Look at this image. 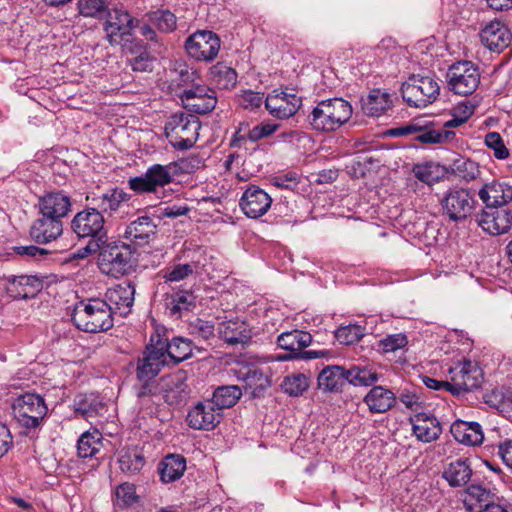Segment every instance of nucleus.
Instances as JSON below:
<instances>
[{
	"instance_id": "f257e3e1",
	"label": "nucleus",
	"mask_w": 512,
	"mask_h": 512,
	"mask_svg": "<svg viewBox=\"0 0 512 512\" xmlns=\"http://www.w3.org/2000/svg\"><path fill=\"white\" fill-rule=\"evenodd\" d=\"M71 320L77 329L89 333L107 331L114 325L111 308L99 298L77 303L71 314Z\"/></svg>"
},
{
	"instance_id": "f03ea898",
	"label": "nucleus",
	"mask_w": 512,
	"mask_h": 512,
	"mask_svg": "<svg viewBox=\"0 0 512 512\" xmlns=\"http://www.w3.org/2000/svg\"><path fill=\"white\" fill-rule=\"evenodd\" d=\"M184 163L173 161L166 165L152 164L143 175L129 178L128 187L138 195L156 194L159 188L171 184L175 177L184 173Z\"/></svg>"
},
{
	"instance_id": "7ed1b4c3",
	"label": "nucleus",
	"mask_w": 512,
	"mask_h": 512,
	"mask_svg": "<svg viewBox=\"0 0 512 512\" xmlns=\"http://www.w3.org/2000/svg\"><path fill=\"white\" fill-rule=\"evenodd\" d=\"M201 122L192 114L175 113L165 124V135L169 143L178 150H188L194 146Z\"/></svg>"
},
{
	"instance_id": "20e7f679",
	"label": "nucleus",
	"mask_w": 512,
	"mask_h": 512,
	"mask_svg": "<svg viewBox=\"0 0 512 512\" xmlns=\"http://www.w3.org/2000/svg\"><path fill=\"white\" fill-rule=\"evenodd\" d=\"M135 249L131 245L113 241L106 242L99 253V266L102 272L119 277L128 274L133 268V254Z\"/></svg>"
},
{
	"instance_id": "39448f33",
	"label": "nucleus",
	"mask_w": 512,
	"mask_h": 512,
	"mask_svg": "<svg viewBox=\"0 0 512 512\" xmlns=\"http://www.w3.org/2000/svg\"><path fill=\"white\" fill-rule=\"evenodd\" d=\"M440 86L429 76L412 75L401 86V95L407 105L424 108L436 101Z\"/></svg>"
},
{
	"instance_id": "423d86ee",
	"label": "nucleus",
	"mask_w": 512,
	"mask_h": 512,
	"mask_svg": "<svg viewBox=\"0 0 512 512\" xmlns=\"http://www.w3.org/2000/svg\"><path fill=\"white\" fill-rule=\"evenodd\" d=\"M12 410L15 420L26 429L39 427L48 412L44 399L34 393H25L14 399Z\"/></svg>"
},
{
	"instance_id": "0eeeda50",
	"label": "nucleus",
	"mask_w": 512,
	"mask_h": 512,
	"mask_svg": "<svg viewBox=\"0 0 512 512\" xmlns=\"http://www.w3.org/2000/svg\"><path fill=\"white\" fill-rule=\"evenodd\" d=\"M479 67L471 61H457L446 73L448 88L461 96L473 94L480 84Z\"/></svg>"
},
{
	"instance_id": "6e6552de",
	"label": "nucleus",
	"mask_w": 512,
	"mask_h": 512,
	"mask_svg": "<svg viewBox=\"0 0 512 512\" xmlns=\"http://www.w3.org/2000/svg\"><path fill=\"white\" fill-rule=\"evenodd\" d=\"M70 227L78 238L108 241L105 218L98 208L87 207L77 212L71 220Z\"/></svg>"
},
{
	"instance_id": "1a4fd4ad",
	"label": "nucleus",
	"mask_w": 512,
	"mask_h": 512,
	"mask_svg": "<svg viewBox=\"0 0 512 512\" xmlns=\"http://www.w3.org/2000/svg\"><path fill=\"white\" fill-rule=\"evenodd\" d=\"M443 215L449 220L460 222L470 217L477 201L474 192L465 188H450L440 200Z\"/></svg>"
},
{
	"instance_id": "9d476101",
	"label": "nucleus",
	"mask_w": 512,
	"mask_h": 512,
	"mask_svg": "<svg viewBox=\"0 0 512 512\" xmlns=\"http://www.w3.org/2000/svg\"><path fill=\"white\" fill-rule=\"evenodd\" d=\"M311 343L312 335L303 330L286 331L277 337V345L281 349L291 351L303 360L331 358L333 356V352L326 349L304 351Z\"/></svg>"
},
{
	"instance_id": "9b49d317",
	"label": "nucleus",
	"mask_w": 512,
	"mask_h": 512,
	"mask_svg": "<svg viewBox=\"0 0 512 512\" xmlns=\"http://www.w3.org/2000/svg\"><path fill=\"white\" fill-rule=\"evenodd\" d=\"M220 38L212 31L198 30L185 42L187 53L199 61H212L219 53Z\"/></svg>"
},
{
	"instance_id": "f8f14e48",
	"label": "nucleus",
	"mask_w": 512,
	"mask_h": 512,
	"mask_svg": "<svg viewBox=\"0 0 512 512\" xmlns=\"http://www.w3.org/2000/svg\"><path fill=\"white\" fill-rule=\"evenodd\" d=\"M164 367H168V362L162 352V347L159 348L154 337H151L142 356L138 358L136 377L140 382H151Z\"/></svg>"
},
{
	"instance_id": "ddd939ff",
	"label": "nucleus",
	"mask_w": 512,
	"mask_h": 512,
	"mask_svg": "<svg viewBox=\"0 0 512 512\" xmlns=\"http://www.w3.org/2000/svg\"><path fill=\"white\" fill-rule=\"evenodd\" d=\"M180 99L183 107L195 114L210 113L217 104L215 91L205 85H194L183 90Z\"/></svg>"
},
{
	"instance_id": "4468645a",
	"label": "nucleus",
	"mask_w": 512,
	"mask_h": 512,
	"mask_svg": "<svg viewBox=\"0 0 512 512\" xmlns=\"http://www.w3.org/2000/svg\"><path fill=\"white\" fill-rule=\"evenodd\" d=\"M222 415L210 399H205L188 410L186 422L194 430L211 431L221 422Z\"/></svg>"
},
{
	"instance_id": "2eb2a0df",
	"label": "nucleus",
	"mask_w": 512,
	"mask_h": 512,
	"mask_svg": "<svg viewBox=\"0 0 512 512\" xmlns=\"http://www.w3.org/2000/svg\"><path fill=\"white\" fill-rule=\"evenodd\" d=\"M478 225L490 235L508 232L512 226V212L501 207H486L477 215Z\"/></svg>"
},
{
	"instance_id": "dca6fc26",
	"label": "nucleus",
	"mask_w": 512,
	"mask_h": 512,
	"mask_svg": "<svg viewBox=\"0 0 512 512\" xmlns=\"http://www.w3.org/2000/svg\"><path fill=\"white\" fill-rule=\"evenodd\" d=\"M135 285L130 282H123L113 288H109L102 299L111 308V315L119 314L126 316L130 313L134 303Z\"/></svg>"
},
{
	"instance_id": "f3484780",
	"label": "nucleus",
	"mask_w": 512,
	"mask_h": 512,
	"mask_svg": "<svg viewBox=\"0 0 512 512\" xmlns=\"http://www.w3.org/2000/svg\"><path fill=\"white\" fill-rule=\"evenodd\" d=\"M302 100L295 94L274 90L265 100V107L269 113L279 119H287L298 111Z\"/></svg>"
},
{
	"instance_id": "a211bd4d",
	"label": "nucleus",
	"mask_w": 512,
	"mask_h": 512,
	"mask_svg": "<svg viewBox=\"0 0 512 512\" xmlns=\"http://www.w3.org/2000/svg\"><path fill=\"white\" fill-rule=\"evenodd\" d=\"M36 207L38 208V214L63 221L71 211L72 202L71 198L63 191H52L39 197Z\"/></svg>"
},
{
	"instance_id": "6ab92c4d",
	"label": "nucleus",
	"mask_w": 512,
	"mask_h": 512,
	"mask_svg": "<svg viewBox=\"0 0 512 512\" xmlns=\"http://www.w3.org/2000/svg\"><path fill=\"white\" fill-rule=\"evenodd\" d=\"M108 19L105 23V31L110 43H117L116 37H123L131 34V31L139 25V21L132 17L124 8H115L108 12Z\"/></svg>"
},
{
	"instance_id": "aec40b11",
	"label": "nucleus",
	"mask_w": 512,
	"mask_h": 512,
	"mask_svg": "<svg viewBox=\"0 0 512 512\" xmlns=\"http://www.w3.org/2000/svg\"><path fill=\"white\" fill-rule=\"evenodd\" d=\"M272 204V199L264 190L257 186H250L246 189L240 199V207L244 214L256 219L264 215Z\"/></svg>"
},
{
	"instance_id": "412c9836",
	"label": "nucleus",
	"mask_w": 512,
	"mask_h": 512,
	"mask_svg": "<svg viewBox=\"0 0 512 512\" xmlns=\"http://www.w3.org/2000/svg\"><path fill=\"white\" fill-rule=\"evenodd\" d=\"M32 222L29 235L38 244H47L56 240L63 233V221L43 214Z\"/></svg>"
},
{
	"instance_id": "4be33fe9",
	"label": "nucleus",
	"mask_w": 512,
	"mask_h": 512,
	"mask_svg": "<svg viewBox=\"0 0 512 512\" xmlns=\"http://www.w3.org/2000/svg\"><path fill=\"white\" fill-rule=\"evenodd\" d=\"M156 344L162 347V352L168 362V367H173L188 359L192 355V342L183 337H174L170 341L156 336Z\"/></svg>"
},
{
	"instance_id": "5701e85b",
	"label": "nucleus",
	"mask_w": 512,
	"mask_h": 512,
	"mask_svg": "<svg viewBox=\"0 0 512 512\" xmlns=\"http://www.w3.org/2000/svg\"><path fill=\"white\" fill-rule=\"evenodd\" d=\"M482 44L492 52H502L511 42L509 29L499 21H492L480 32Z\"/></svg>"
},
{
	"instance_id": "b1692460",
	"label": "nucleus",
	"mask_w": 512,
	"mask_h": 512,
	"mask_svg": "<svg viewBox=\"0 0 512 512\" xmlns=\"http://www.w3.org/2000/svg\"><path fill=\"white\" fill-rule=\"evenodd\" d=\"M156 229L157 225L151 217L141 216L126 227L124 238L135 246H144L156 235Z\"/></svg>"
},
{
	"instance_id": "393cba45",
	"label": "nucleus",
	"mask_w": 512,
	"mask_h": 512,
	"mask_svg": "<svg viewBox=\"0 0 512 512\" xmlns=\"http://www.w3.org/2000/svg\"><path fill=\"white\" fill-rule=\"evenodd\" d=\"M233 371L237 379L244 382L245 390H251V395L254 398L262 396L266 389L271 385L269 376L260 368L243 367L239 370Z\"/></svg>"
},
{
	"instance_id": "a878e982",
	"label": "nucleus",
	"mask_w": 512,
	"mask_h": 512,
	"mask_svg": "<svg viewBox=\"0 0 512 512\" xmlns=\"http://www.w3.org/2000/svg\"><path fill=\"white\" fill-rule=\"evenodd\" d=\"M473 475L469 458H457L447 463L442 472V477L453 488L466 486Z\"/></svg>"
},
{
	"instance_id": "bb28decb",
	"label": "nucleus",
	"mask_w": 512,
	"mask_h": 512,
	"mask_svg": "<svg viewBox=\"0 0 512 512\" xmlns=\"http://www.w3.org/2000/svg\"><path fill=\"white\" fill-rule=\"evenodd\" d=\"M478 195L486 207H502L512 201V185L497 181L486 183Z\"/></svg>"
},
{
	"instance_id": "cd10ccee",
	"label": "nucleus",
	"mask_w": 512,
	"mask_h": 512,
	"mask_svg": "<svg viewBox=\"0 0 512 512\" xmlns=\"http://www.w3.org/2000/svg\"><path fill=\"white\" fill-rule=\"evenodd\" d=\"M317 380L320 390L340 393L348 384L347 369L339 365L326 366L319 373Z\"/></svg>"
},
{
	"instance_id": "c85d7f7f",
	"label": "nucleus",
	"mask_w": 512,
	"mask_h": 512,
	"mask_svg": "<svg viewBox=\"0 0 512 512\" xmlns=\"http://www.w3.org/2000/svg\"><path fill=\"white\" fill-rule=\"evenodd\" d=\"M186 381L187 373L184 370H178L168 377L164 398L169 405H181L187 400L190 389Z\"/></svg>"
},
{
	"instance_id": "c756f323",
	"label": "nucleus",
	"mask_w": 512,
	"mask_h": 512,
	"mask_svg": "<svg viewBox=\"0 0 512 512\" xmlns=\"http://www.w3.org/2000/svg\"><path fill=\"white\" fill-rule=\"evenodd\" d=\"M164 303L171 317L180 318L196 307V296L189 290H177L166 293Z\"/></svg>"
},
{
	"instance_id": "7c9ffc66",
	"label": "nucleus",
	"mask_w": 512,
	"mask_h": 512,
	"mask_svg": "<svg viewBox=\"0 0 512 512\" xmlns=\"http://www.w3.org/2000/svg\"><path fill=\"white\" fill-rule=\"evenodd\" d=\"M413 421V433L422 442L429 443L442 433L440 422L433 415L417 413Z\"/></svg>"
},
{
	"instance_id": "2f4dec72",
	"label": "nucleus",
	"mask_w": 512,
	"mask_h": 512,
	"mask_svg": "<svg viewBox=\"0 0 512 512\" xmlns=\"http://www.w3.org/2000/svg\"><path fill=\"white\" fill-rule=\"evenodd\" d=\"M395 394L383 386H374L364 397L363 401L371 413H385L396 404Z\"/></svg>"
},
{
	"instance_id": "473e14b6",
	"label": "nucleus",
	"mask_w": 512,
	"mask_h": 512,
	"mask_svg": "<svg viewBox=\"0 0 512 512\" xmlns=\"http://www.w3.org/2000/svg\"><path fill=\"white\" fill-rule=\"evenodd\" d=\"M450 431L456 441L468 446L480 445L484 439L482 427L477 422L457 420L451 425Z\"/></svg>"
},
{
	"instance_id": "72a5a7b5",
	"label": "nucleus",
	"mask_w": 512,
	"mask_h": 512,
	"mask_svg": "<svg viewBox=\"0 0 512 512\" xmlns=\"http://www.w3.org/2000/svg\"><path fill=\"white\" fill-rule=\"evenodd\" d=\"M43 287L42 281L33 275L12 276L8 279L7 290L14 298L33 297Z\"/></svg>"
},
{
	"instance_id": "f704fd0d",
	"label": "nucleus",
	"mask_w": 512,
	"mask_h": 512,
	"mask_svg": "<svg viewBox=\"0 0 512 512\" xmlns=\"http://www.w3.org/2000/svg\"><path fill=\"white\" fill-rule=\"evenodd\" d=\"M218 334L226 343L231 345L246 344L251 339L247 324L240 320L223 321L218 326Z\"/></svg>"
},
{
	"instance_id": "c9c22d12",
	"label": "nucleus",
	"mask_w": 512,
	"mask_h": 512,
	"mask_svg": "<svg viewBox=\"0 0 512 512\" xmlns=\"http://www.w3.org/2000/svg\"><path fill=\"white\" fill-rule=\"evenodd\" d=\"M186 470V459L180 454H169L159 463L158 472L164 483L180 479Z\"/></svg>"
},
{
	"instance_id": "e433bc0d",
	"label": "nucleus",
	"mask_w": 512,
	"mask_h": 512,
	"mask_svg": "<svg viewBox=\"0 0 512 512\" xmlns=\"http://www.w3.org/2000/svg\"><path fill=\"white\" fill-rule=\"evenodd\" d=\"M361 102L363 113L371 117L381 116L392 105L390 94L380 89L372 90L366 98H362Z\"/></svg>"
},
{
	"instance_id": "4c0bfd02",
	"label": "nucleus",
	"mask_w": 512,
	"mask_h": 512,
	"mask_svg": "<svg viewBox=\"0 0 512 512\" xmlns=\"http://www.w3.org/2000/svg\"><path fill=\"white\" fill-rule=\"evenodd\" d=\"M74 407L86 419L102 415L105 410L103 400L95 393L78 394L74 399Z\"/></svg>"
},
{
	"instance_id": "58836bf2",
	"label": "nucleus",
	"mask_w": 512,
	"mask_h": 512,
	"mask_svg": "<svg viewBox=\"0 0 512 512\" xmlns=\"http://www.w3.org/2000/svg\"><path fill=\"white\" fill-rule=\"evenodd\" d=\"M94 208L103 213H113L117 211L123 202L130 200V195L120 188H113L100 196L92 197Z\"/></svg>"
},
{
	"instance_id": "ea45409f",
	"label": "nucleus",
	"mask_w": 512,
	"mask_h": 512,
	"mask_svg": "<svg viewBox=\"0 0 512 512\" xmlns=\"http://www.w3.org/2000/svg\"><path fill=\"white\" fill-rule=\"evenodd\" d=\"M323 101L337 129L347 123L352 117L353 108L351 104L343 98L335 97Z\"/></svg>"
},
{
	"instance_id": "a19ab883",
	"label": "nucleus",
	"mask_w": 512,
	"mask_h": 512,
	"mask_svg": "<svg viewBox=\"0 0 512 512\" xmlns=\"http://www.w3.org/2000/svg\"><path fill=\"white\" fill-rule=\"evenodd\" d=\"M241 395L242 391L236 385L220 386L213 392L210 400L222 413L224 409L233 407L241 398Z\"/></svg>"
},
{
	"instance_id": "79ce46f5",
	"label": "nucleus",
	"mask_w": 512,
	"mask_h": 512,
	"mask_svg": "<svg viewBox=\"0 0 512 512\" xmlns=\"http://www.w3.org/2000/svg\"><path fill=\"white\" fill-rule=\"evenodd\" d=\"M101 439L97 430L83 433L77 442L78 456L83 459L96 457L103 446Z\"/></svg>"
},
{
	"instance_id": "37998d69",
	"label": "nucleus",
	"mask_w": 512,
	"mask_h": 512,
	"mask_svg": "<svg viewBox=\"0 0 512 512\" xmlns=\"http://www.w3.org/2000/svg\"><path fill=\"white\" fill-rule=\"evenodd\" d=\"M120 470L127 475H135L139 473L146 461L143 454L137 449H127L120 452L118 458Z\"/></svg>"
},
{
	"instance_id": "c03bdc74",
	"label": "nucleus",
	"mask_w": 512,
	"mask_h": 512,
	"mask_svg": "<svg viewBox=\"0 0 512 512\" xmlns=\"http://www.w3.org/2000/svg\"><path fill=\"white\" fill-rule=\"evenodd\" d=\"M348 384L354 386H371L379 380V374L368 365H352L347 369Z\"/></svg>"
},
{
	"instance_id": "a18cd8bd",
	"label": "nucleus",
	"mask_w": 512,
	"mask_h": 512,
	"mask_svg": "<svg viewBox=\"0 0 512 512\" xmlns=\"http://www.w3.org/2000/svg\"><path fill=\"white\" fill-rule=\"evenodd\" d=\"M308 120L314 130L321 132H333L337 130L336 124H334L331 119L324 101L319 102L317 106L313 108L308 116Z\"/></svg>"
},
{
	"instance_id": "49530a36",
	"label": "nucleus",
	"mask_w": 512,
	"mask_h": 512,
	"mask_svg": "<svg viewBox=\"0 0 512 512\" xmlns=\"http://www.w3.org/2000/svg\"><path fill=\"white\" fill-rule=\"evenodd\" d=\"M210 77L221 89H229L237 83L236 71L222 62H218L210 68Z\"/></svg>"
},
{
	"instance_id": "de8ad7c7",
	"label": "nucleus",
	"mask_w": 512,
	"mask_h": 512,
	"mask_svg": "<svg viewBox=\"0 0 512 512\" xmlns=\"http://www.w3.org/2000/svg\"><path fill=\"white\" fill-rule=\"evenodd\" d=\"M455 137L453 131L442 129L435 130L429 128L427 124H421V130L417 131L414 139L427 144L444 143L452 140Z\"/></svg>"
},
{
	"instance_id": "09e8293b",
	"label": "nucleus",
	"mask_w": 512,
	"mask_h": 512,
	"mask_svg": "<svg viewBox=\"0 0 512 512\" xmlns=\"http://www.w3.org/2000/svg\"><path fill=\"white\" fill-rule=\"evenodd\" d=\"M110 0H78L79 14L84 17L101 19L107 16Z\"/></svg>"
},
{
	"instance_id": "8fccbe9b",
	"label": "nucleus",
	"mask_w": 512,
	"mask_h": 512,
	"mask_svg": "<svg viewBox=\"0 0 512 512\" xmlns=\"http://www.w3.org/2000/svg\"><path fill=\"white\" fill-rule=\"evenodd\" d=\"M455 377L460 378V382L466 392L479 388L483 382L482 370L472 367L471 363L465 364Z\"/></svg>"
},
{
	"instance_id": "3c124183",
	"label": "nucleus",
	"mask_w": 512,
	"mask_h": 512,
	"mask_svg": "<svg viewBox=\"0 0 512 512\" xmlns=\"http://www.w3.org/2000/svg\"><path fill=\"white\" fill-rule=\"evenodd\" d=\"M309 385V378L306 375L294 373L284 378L281 387L289 396L298 397L309 388Z\"/></svg>"
},
{
	"instance_id": "603ef678",
	"label": "nucleus",
	"mask_w": 512,
	"mask_h": 512,
	"mask_svg": "<svg viewBox=\"0 0 512 512\" xmlns=\"http://www.w3.org/2000/svg\"><path fill=\"white\" fill-rule=\"evenodd\" d=\"M148 22L162 32H170L176 28V17L169 10H156L146 15Z\"/></svg>"
},
{
	"instance_id": "864d4df0",
	"label": "nucleus",
	"mask_w": 512,
	"mask_h": 512,
	"mask_svg": "<svg viewBox=\"0 0 512 512\" xmlns=\"http://www.w3.org/2000/svg\"><path fill=\"white\" fill-rule=\"evenodd\" d=\"M139 496L136 493V487L132 483H122L117 486L115 490L114 504L121 508L126 509L137 503Z\"/></svg>"
},
{
	"instance_id": "5fc2aeb1",
	"label": "nucleus",
	"mask_w": 512,
	"mask_h": 512,
	"mask_svg": "<svg viewBox=\"0 0 512 512\" xmlns=\"http://www.w3.org/2000/svg\"><path fill=\"white\" fill-rule=\"evenodd\" d=\"M364 335L365 328L356 324L341 326L334 332L335 339L343 345H353L359 342Z\"/></svg>"
},
{
	"instance_id": "6e6d98bb",
	"label": "nucleus",
	"mask_w": 512,
	"mask_h": 512,
	"mask_svg": "<svg viewBox=\"0 0 512 512\" xmlns=\"http://www.w3.org/2000/svg\"><path fill=\"white\" fill-rule=\"evenodd\" d=\"M133 55L128 59L133 71L148 72L153 70L154 57H152L142 46H136L131 50Z\"/></svg>"
},
{
	"instance_id": "4d7b16f0",
	"label": "nucleus",
	"mask_w": 512,
	"mask_h": 512,
	"mask_svg": "<svg viewBox=\"0 0 512 512\" xmlns=\"http://www.w3.org/2000/svg\"><path fill=\"white\" fill-rule=\"evenodd\" d=\"M197 268L195 263H185L174 265L163 275L165 282H179L191 276Z\"/></svg>"
},
{
	"instance_id": "13d9d810",
	"label": "nucleus",
	"mask_w": 512,
	"mask_h": 512,
	"mask_svg": "<svg viewBox=\"0 0 512 512\" xmlns=\"http://www.w3.org/2000/svg\"><path fill=\"white\" fill-rule=\"evenodd\" d=\"M454 167L459 176L467 182L475 180L480 175L478 164L469 159L461 158L456 160Z\"/></svg>"
},
{
	"instance_id": "bf43d9fd",
	"label": "nucleus",
	"mask_w": 512,
	"mask_h": 512,
	"mask_svg": "<svg viewBox=\"0 0 512 512\" xmlns=\"http://www.w3.org/2000/svg\"><path fill=\"white\" fill-rule=\"evenodd\" d=\"M407 344V336L403 333H397L387 335L385 338L381 339L378 343V347L383 353H392L404 348Z\"/></svg>"
},
{
	"instance_id": "052dcab7",
	"label": "nucleus",
	"mask_w": 512,
	"mask_h": 512,
	"mask_svg": "<svg viewBox=\"0 0 512 512\" xmlns=\"http://www.w3.org/2000/svg\"><path fill=\"white\" fill-rule=\"evenodd\" d=\"M485 144L494 151V156L499 160L509 157V150L504 145L502 137L497 132H489L485 136Z\"/></svg>"
},
{
	"instance_id": "680f3d73",
	"label": "nucleus",
	"mask_w": 512,
	"mask_h": 512,
	"mask_svg": "<svg viewBox=\"0 0 512 512\" xmlns=\"http://www.w3.org/2000/svg\"><path fill=\"white\" fill-rule=\"evenodd\" d=\"M277 128V124L261 123L254 126L252 129L248 127L247 137L249 141L256 142L264 137L270 136L277 130Z\"/></svg>"
},
{
	"instance_id": "e2e57ef3",
	"label": "nucleus",
	"mask_w": 512,
	"mask_h": 512,
	"mask_svg": "<svg viewBox=\"0 0 512 512\" xmlns=\"http://www.w3.org/2000/svg\"><path fill=\"white\" fill-rule=\"evenodd\" d=\"M192 332L202 339H209L214 336V325L210 321L196 319L193 323H191Z\"/></svg>"
},
{
	"instance_id": "0e129e2a",
	"label": "nucleus",
	"mask_w": 512,
	"mask_h": 512,
	"mask_svg": "<svg viewBox=\"0 0 512 512\" xmlns=\"http://www.w3.org/2000/svg\"><path fill=\"white\" fill-rule=\"evenodd\" d=\"M13 250L17 255L23 256L27 259H39L48 252L46 249L35 245L15 246Z\"/></svg>"
},
{
	"instance_id": "69168bd1",
	"label": "nucleus",
	"mask_w": 512,
	"mask_h": 512,
	"mask_svg": "<svg viewBox=\"0 0 512 512\" xmlns=\"http://www.w3.org/2000/svg\"><path fill=\"white\" fill-rule=\"evenodd\" d=\"M105 243H106V241H98L95 239H90L84 247L79 248L77 250V252H75L74 258L84 259V258L88 257L89 255L95 254L97 252L100 253V251L102 250V246Z\"/></svg>"
},
{
	"instance_id": "338daca9",
	"label": "nucleus",
	"mask_w": 512,
	"mask_h": 512,
	"mask_svg": "<svg viewBox=\"0 0 512 512\" xmlns=\"http://www.w3.org/2000/svg\"><path fill=\"white\" fill-rule=\"evenodd\" d=\"M263 94L259 92L247 91L242 95L241 103L246 109H256L262 105Z\"/></svg>"
},
{
	"instance_id": "774afa93",
	"label": "nucleus",
	"mask_w": 512,
	"mask_h": 512,
	"mask_svg": "<svg viewBox=\"0 0 512 512\" xmlns=\"http://www.w3.org/2000/svg\"><path fill=\"white\" fill-rule=\"evenodd\" d=\"M498 455L512 469V439H506L498 445Z\"/></svg>"
}]
</instances>
